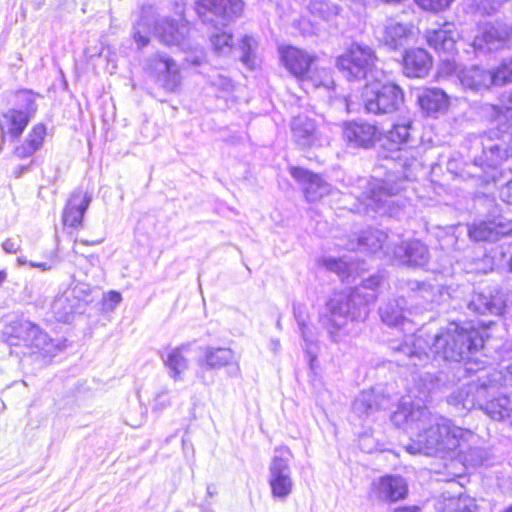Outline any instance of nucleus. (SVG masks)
Segmentation results:
<instances>
[{
    "label": "nucleus",
    "mask_w": 512,
    "mask_h": 512,
    "mask_svg": "<svg viewBox=\"0 0 512 512\" xmlns=\"http://www.w3.org/2000/svg\"><path fill=\"white\" fill-rule=\"evenodd\" d=\"M391 420L411 435V442L406 446L410 454L444 456L458 451L467 461L466 449L477 456L480 453L478 449L470 448L477 442L473 431L456 426L450 419L434 415L426 407L415 405L407 398L401 399Z\"/></svg>",
    "instance_id": "f257e3e1"
},
{
    "label": "nucleus",
    "mask_w": 512,
    "mask_h": 512,
    "mask_svg": "<svg viewBox=\"0 0 512 512\" xmlns=\"http://www.w3.org/2000/svg\"><path fill=\"white\" fill-rule=\"evenodd\" d=\"M483 345L484 339L479 330L471 325L450 323L436 333L422 327L402 345L392 349L400 355L396 361L406 367L425 365L433 353L444 360L464 361L465 370L473 373L484 370V362L474 358Z\"/></svg>",
    "instance_id": "f03ea898"
},
{
    "label": "nucleus",
    "mask_w": 512,
    "mask_h": 512,
    "mask_svg": "<svg viewBox=\"0 0 512 512\" xmlns=\"http://www.w3.org/2000/svg\"><path fill=\"white\" fill-rule=\"evenodd\" d=\"M380 285L378 276L362 281L349 294L335 293L326 303L320 322L328 332L331 341L338 343L343 339V329L349 321H362L369 314V306L376 300L375 290Z\"/></svg>",
    "instance_id": "7ed1b4c3"
},
{
    "label": "nucleus",
    "mask_w": 512,
    "mask_h": 512,
    "mask_svg": "<svg viewBox=\"0 0 512 512\" xmlns=\"http://www.w3.org/2000/svg\"><path fill=\"white\" fill-rule=\"evenodd\" d=\"M512 141V122L502 125L497 130H491L483 135L473 136L469 142V156L473 159V167L480 169L485 176L478 172H470L485 182L495 180V174H488L487 169L495 170L503 160L510 155L508 143Z\"/></svg>",
    "instance_id": "20e7f679"
},
{
    "label": "nucleus",
    "mask_w": 512,
    "mask_h": 512,
    "mask_svg": "<svg viewBox=\"0 0 512 512\" xmlns=\"http://www.w3.org/2000/svg\"><path fill=\"white\" fill-rule=\"evenodd\" d=\"M486 382L482 384H465L452 392L447 402L458 410H472L479 407L491 419L504 421L512 425V392L488 399Z\"/></svg>",
    "instance_id": "39448f33"
},
{
    "label": "nucleus",
    "mask_w": 512,
    "mask_h": 512,
    "mask_svg": "<svg viewBox=\"0 0 512 512\" xmlns=\"http://www.w3.org/2000/svg\"><path fill=\"white\" fill-rule=\"evenodd\" d=\"M415 175L409 170L404 176L389 173L384 179H372L368 183L367 192L364 194V211H373L379 215L396 216L404 209L407 201L398 197V194L405 189L407 180Z\"/></svg>",
    "instance_id": "423d86ee"
},
{
    "label": "nucleus",
    "mask_w": 512,
    "mask_h": 512,
    "mask_svg": "<svg viewBox=\"0 0 512 512\" xmlns=\"http://www.w3.org/2000/svg\"><path fill=\"white\" fill-rule=\"evenodd\" d=\"M5 333L11 347L23 346L28 350L27 353L39 354L43 358H52L63 349L60 340L52 339L38 325L27 319L12 321Z\"/></svg>",
    "instance_id": "0eeeda50"
},
{
    "label": "nucleus",
    "mask_w": 512,
    "mask_h": 512,
    "mask_svg": "<svg viewBox=\"0 0 512 512\" xmlns=\"http://www.w3.org/2000/svg\"><path fill=\"white\" fill-rule=\"evenodd\" d=\"M281 61L286 69L295 77L311 82L316 88L330 89L334 82L330 71L326 68H318L317 56L294 46H287L280 50Z\"/></svg>",
    "instance_id": "6e6552de"
},
{
    "label": "nucleus",
    "mask_w": 512,
    "mask_h": 512,
    "mask_svg": "<svg viewBox=\"0 0 512 512\" xmlns=\"http://www.w3.org/2000/svg\"><path fill=\"white\" fill-rule=\"evenodd\" d=\"M377 57L371 47L353 43L337 58V68L350 81L376 79Z\"/></svg>",
    "instance_id": "1a4fd4ad"
},
{
    "label": "nucleus",
    "mask_w": 512,
    "mask_h": 512,
    "mask_svg": "<svg viewBox=\"0 0 512 512\" xmlns=\"http://www.w3.org/2000/svg\"><path fill=\"white\" fill-rule=\"evenodd\" d=\"M293 458L287 447H277L269 463L268 483L273 498L285 501L293 492L294 481L290 462Z\"/></svg>",
    "instance_id": "9d476101"
},
{
    "label": "nucleus",
    "mask_w": 512,
    "mask_h": 512,
    "mask_svg": "<svg viewBox=\"0 0 512 512\" xmlns=\"http://www.w3.org/2000/svg\"><path fill=\"white\" fill-rule=\"evenodd\" d=\"M367 113L380 115L397 111L404 102L402 89L393 83L367 84L362 93Z\"/></svg>",
    "instance_id": "9b49d317"
},
{
    "label": "nucleus",
    "mask_w": 512,
    "mask_h": 512,
    "mask_svg": "<svg viewBox=\"0 0 512 512\" xmlns=\"http://www.w3.org/2000/svg\"><path fill=\"white\" fill-rule=\"evenodd\" d=\"M195 12L204 23L227 25L244 9L242 0H196Z\"/></svg>",
    "instance_id": "f8f14e48"
},
{
    "label": "nucleus",
    "mask_w": 512,
    "mask_h": 512,
    "mask_svg": "<svg viewBox=\"0 0 512 512\" xmlns=\"http://www.w3.org/2000/svg\"><path fill=\"white\" fill-rule=\"evenodd\" d=\"M89 289L84 284H76L57 295L51 305L54 317L61 322H69L75 313H81L89 302Z\"/></svg>",
    "instance_id": "ddd939ff"
},
{
    "label": "nucleus",
    "mask_w": 512,
    "mask_h": 512,
    "mask_svg": "<svg viewBox=\"0 0 512 512\" xmlns=\"http://www.w3.org/2000/svg\"><path fill=\"white\" fill-rule=\"evenodd\" d=\"M456 35L457 33L454 30V26L450 23L444 24L437 30L428 31L426 35L429 46L435 49L439 54L445 56L442 62L448 73L456 72L458 68L453 58L456 46Z\"/></svg>",
    "instance_id": "4468645a"
},
{
    "label": "nucleus",
    "mask_w": 512,
    "mask_h": 512,
    "mask_svg": "<svg viewBox=\"0 0 512 512\" xmlns=\"http://www.w3.org/2000/svg\"><path fill=\"white\" fill-rule=\"evenodd\" d=\"M290 128L294 142L301 148L322 146L328 140L323 127L306 115L293 117Z\"/></svg>",
    "instance_id": "2eb2a0df"
},
{
    "label": "nucleus",
    "mask_w": 512,
    "mask_h": 512,
    "mask_svg": "<svg viewBox=\"0 0 512 512\" xmlns=\"http://www.w3.org/2000/svg\"><path fill=\"white\" fill-rule=\"evenodd\" d=\"M476 51H493L502 47H512V28L503 23H485L480 27L473 41Z\"/></svg>",
    "instance_id": "dca6fc26"
},
{
    "label": "nucleus",
    "mask_w": 512,
    "mask_h": 512,
    "mask_svg": "<svg viewBox=\"0 0 512 512\" xmlns=\"http://www.w3.org/2000/svg\"><path fill=\"white\" fill-rule=\"evenodd\" d=\"M343 139L352 148H372L381 138L379 128L366 121H347L343 124Z\"/></svg>",
    "instance_id": "f3484780"
},
{
    "label": "nucleus",
    "mask_w": 512,
    "mask_h": 512,
    "mask_svg": "<svg viewBox=\"0 0 512 512\" xmlns=\"http://www.w3.org/2000/svg\"><path fill=\"white\" fill-rule=\"evenodd\" d=\"M395 243V241L389 240L388 235L384 231L368 229L364 231L357 240H349L348 243L342 246L350 251L360 250L370 253L383 250L386 255L391 257Z\"/></svg>",
    "instance_id": "a211bd4d"
},
{
    "label": "nucleus",
    "mask_w": 512,
    "mask_h": 512,
    "mask_svg": "<svg viewBox=\"0 0 512 512\" xmlns=\"http://www.w3.org/2000/svg\"><path fill=\"white\" fill-rule=\"evenodd\" d=\"M393 259L408 266H424L428 263L430 254L427 246L419 240L395 243L392 250Z\"/></svg>",
    "instance_id": "6ab92c4d"
},
{
    "label": "nucleus",
    "mask_w": 512,
    "mask_h": 512,
    "mask_svg": "<svg viewBox=\"0 0 512 512\" xmlns=\"http://www.w3.org/2000/svg\"><path fill=\"white\" fill-rule=\"evenodd\" d=\"M154 33L165 45L186 48V39L189 33L187 23H178L172 19L162 18L155 25Z\"/></svg>",
    "instance_id": "aec40b11"
},
{
    "label": "nucleus",
    "mask_w": 512,
    "mask_h": 512,
    "mask_svg": "<svg viewBox=\"0 0 512 512\" xmlns=\"http://www.w3.org/2000/svg\"><path fill=\"white\" fill-rule=\"evenodd\" d=\"M290 173L294 179L303 185L305 197L309 202H316L329 194L330 185L319 175L299 167H292Z\"/></svg>",
    "instance_id": "412c9836"
},
{
    "label": "nucleus",
    "mask_w": 512,
    "mask_h": 512,
    "mask_svg": "<svg viewBox=\"0 0 512 512\" xmlns=\"http://www.w3.org/2000/svg\"><path fill=\"white\" fill-rule=\"evenodd\" d=\"M378 499L385 502H397L406 497L408 485L405 479L397 475H386L373 482Z\"/></svg>",
    "instance_id": "4be33fe9"
},
{
    "label": "nucleus",
    "mask_w": 512,
    "mask_h": 512,
    "mask_svg": "<svg viewBox=\"0 0 512 512\" xmlns=\"http://www.w3.org/2000/svg\"><path fill=\"white\" fill-rule=\"evenodd\" d=\"M468 307L479 314L500 315L505 308V298L498 289H488L484 292L475 293Z\"/></svg>",
    "instance_id": "5701e85b"
},
{
    "label": "nucleus",
    "mask_w": 512,
    "mask_h": 512,
    "mask_svg": "<svg viewBox=\"0 0 512 512\" xmlns=\"http://www.w3.org/2000/svg\"><path fill=\"white\" fill-rule=\"evenodd\" d=\"M91 202V197L78 189L75 190L67 201L62 213V222L65 226L77 228L82 225V220Z\"/></svg>",
    "instance_id": "b1692460"
},
{
    "label": "nucleus",
    "mask_w": 512,
    "mask_h": 512,
    "mask_svg": "<svg viewBox=\"0 0 512 512\" xmlns=\"http://www.w3.org/2000/svg\"><path fill=\"white\" fill-rule=\"evenodd\" d=\"M405 304L406 300L401 297L381 306L379 313L383 323L388 326L400 327L403 331L412 330L413 323L407 317V314H411V312L405 309Z\"/></svg>",
    "instance_id": "393cba45"
},
{
    "label": "nucleus",
    "mask_w": 512,
    "mask_h": 512,
    "mask_svg": "<svg viewBox=\"0 0 512 512\" xmlns=\"http://www.w3.org/2000/svg\"><path fill=\"white\" fill-rule=\"evenodd\" d=\"M435 506L440 512H478L476 500L461 492L455 495L450 491H444Z\"/></svg>",
    "instance_id": "a878e982"
},
{
    "label": "nucleus",
    "mask_w": 512,
    "mask_h": 512,
    "mask_svg": "<svg viewBox=\"0 0 512 512\" xmlns=\"http://www.w3.org/2000/svg\"><path fill=\"white\" fill-rule=\"evenodd\" d=\"M235 362V354L230 348L205 347L203 356L197 361L202 370H218Z\"/></svg>",
    "instance_id": "bb28decb"
},
{
    "label": "nucleus",
    "mask_w": 512,
    "mask_h": 512,
    "mask_svg": "<svg viewBox=\"0 0 512 512\" xmlns=\"http://www.w3.org/2000/svg\"><path fill=\"white\" fill-rule=\"evenodd\" d=\"M386 398L375 390H364L354 400L352 412L360 419L367 418L385 406Z\"/></svg>",
    "instance_id": "cd10ccee"
},
{
    "label": "nucleus",
    "mask_w": 512,
    "mask_h": 512,
    "mask_svg": "<svg viewBox=\"0 0 512 512\" xmlns=\"http://www.w3.org/2000/svg\"><path fill=\"white\" fill-rule=\"evenodd\" d=\"M432 59L428 52L421 48L411 49L404 57V73L411 78H422L431 69Z\"/></svg>",
    "instance_id": "c85d7f7f"
},
{
    "label": "nucleus",
    "mask_w": 512,
    "mask_h": 512,
    "mask_svg": "<svg viewBox=\"0 0 512 512\" xmlns=\"http://www.w3.org/2000/svg\"><path fill=\"white\" fill-rule=\"evenodd\" d=\"M412 35L411 26L388 19L383 28L382 42L392 50L404 47Z\"/></svg>",
    "instance_id": "c756f323"
},
{
    "label": "nucleus",
    "mask_w": 512,
    "mask_h": 512,
    "mask_svg": "<svg viewBox=\"0 0 512 512\" xmlns=\"http://www.w3.org/2000/svg\"><path fill=\"white\" fill-rule=\"evenodd\" d=\"M459 80L464 88L472 91L486 90L494 85L492 71L478 66L463 69L459 74Z\"/></svg>",
    "instance_id": "7c9ffc66"
},
{
    "label": "nucleus",
    "mask_w": 512,
    "mask_h": 512,
    "mask_svg": "<svg viewBox=\"0 0 512 512\" xmlns=\"http://www.w3.org/2000/svg\"><path fill=\"white\" fill-rule=\"evenodd\" d=\"M417 101L427 115H435L448 108L449 100L446 93L438 88H426L417 94Z\"/></svg>",
    "instance_id": "2f4dec72"
},
{
    "label": "nucleus",
    "mask_w": 512,
    "mask_h": 512,
    "mask_svg": "<svg viewBox=\"0 0 512 512\" xmlns=\"http://www.w3.org/2000/svg\"><path fill=\"white\" fill-rule=\"evenodd\" d=\"M26 95L28 101L26 112L10 109L3 115L4 119L10 126L9 133L15 138L19 137L23 133L29 122L30 115L36 110L34 105V95L31 93H27Z\"/></svg>",
    "instance_id": "473e14b6"
},
{
    "label": "nucleus",
    "mask_w": 512,
    "mask_h": 512,
    "mask_svg": "<svg viewBox=\"0 0 512 512\" xmlns=\"http://www.w3.org/2000/svg\"><path fill=\"white\" fill-rule=\"evenodd\" d=\"M412 122L410 120L394 124L386 134L385 140L390 150L411 148L415 143L411 135Z\"/></svg>",
    "instance_id": "72a5a7b5"
},
{
    "label": "nucleus",
    "mask_w": 512,
    "mask_h": 512,
    "mask_svg": "<svg viewBox=\"0 0 512 512\" xmlns=\"http://www.w3.org/2000/svg\"><path fill=\"white\" fill-rule=\"evenodd\" d=\"M321 264L327 270L339 275L342 279H348L357 274L359 268V263L346 255L340 258L324 257L321 259Z\"/></svg>",
    "instance_id": "f704fd0d"
},
{
    "label": "nucleus",
    "mask_w": 512,
    "mask_h": 512,
    "mask_svg": "<svg viewBox=\"0 0 512 512\" xmlns=\"http://www.w3.org/2000/svg\"><path fill=\"white\" fill-rule=\"evenodd\" d=\"M293 313L295 320L298 324L299 331L305 342V351L309 355L310 360L313 361L316 358V340L314 334L311 332L306 324V313L304 306L300 304L293 305Z\"/></svg>",
    "instance_id": "c9c22d12"
},
{
    "label": "nucleus",
    "mask_w": 512,
    "mask_h": 512,
    "mask_svg": "<svg viewBox=\"0 0 512 512\" xmlns=\"http://www.w3.org/2000/svg\"><path fill=\"white\" fill-rule=\"evenodd\" d=\"M486 382L489 396L493 394V389L496 386H512V363L507 366H502L499 371L493 370L478 377L477 381L469 382L468 384H482Z\"/></svg>",
    "instance_id": "e433bc0d"
},
{
    "label": "nucleus",
    "mask_w": 512,
    "mask_h": 512,
    "mask_svg": "<svg viewBox=\"0 0 512 512\" xmlns=\"http://www.w3.org/2000/svg\"><path fill=\"white\" fill-rule=\"evenodd\" d=\"M189 348V344L174 348L164 360L165 365L169 369V375L174 380L180 379V375L188 368V360L184 354L189 351Z\"/></svg>",
    "instance_id": "4c0bfd02"
},
{
    "label": "nucleus",
    "mask_w": 512,
    "mask_h": 512,
    "mask_svg": "<svg viewBox=\"0 0 512 512\" xmlns=\"http://www.w3.org/2000/svg\"><path fill=\"white\" fill-rule=\"evenodd\" d=\"M512 230H504L501 224L480 222L469 227V236L475 241H495L499 235L510 233Z\"/></svg>",
    "instance_id": "58836bf2"
},
{
    "label": "nucleus",
    "mask_w": 512,
    "mask_h": 512,
    "mask_svg": "<svg viewBox=\"0 0 512 512\" xmlns=\"http://www.w3.org/2000/svg\"><path fill=\"white\" fill-rule=\"evenodd\" d=\"M310 13L322 20L329 21L339 13V7L325 0H311L308 6Z\"/></svg>",
    "instance_id": "ea45409f"
},
{
    "label": "nucleus",
    "mask_w": 512,
    "mask_h": 512,
    "mask_svg": "<svg viewBox=\"0 0 512 512\" xmlns=\"http://www.w3.org/2000/svg\"><path fill=\"white\" fill-rule=\"evenodd\" d=\"M257 47H258V43L252 36L246 35L241 39V43H240V50L242 52L241 62L249 69H253L256 65Z\"/></svg>",
    "instance_id": "a19ab883"
},
{
    "label": "nucleus",
    "mask_w": 512,
    "mask_h": 512,
    "mask_svg": "<svg viewBox=\"0 0 512 512\" xmlns=\"http://www.w3.org/2000/svg\"><path fill=\"white\" fill-rule=\"evenodd\" d=\"M176 62L168 57L166 54H156L153 58L149 59L148 69L153 72L157 80H159L167 71L175 65Z\"/></svg>",
    "instance_id": "79ce46f5"
},
{
    "label": "nucleus",
    "mask_w": 512,
    "mask_h": 512,
    "mask_svg": "<svg viewBox=\"0 0 512 512\" xmlns=\"http://www.w3.org/2000/svg\"><path fill=\"white\" fill-rule=\"evenodd\" d=\"M492 74L495 86L512 83V57L503 59Z\"/></svg>",
    "instance_id": "37998d69"
},
{
    "label": "nucleus",
    "mask_w": 512,
    "mask_h": 512,
    "mask_svg": "<svg viewBox=\"0 0 512 512\" xmlns=\"http://www.w3.org/2000/svg\"><path fill=\"white\" fill-rule=\"evenodd\" d=\"M211 44L216 53L225 55L232 49L233 37L226 32L216 33L211 36Z\"/></svg>",
    "instance_id": "c03bdc74"
},
{
    "label": "nucleus",
    "mask_w": 512,
    "mask_h": 512,
    "mask_svg": "<svg viewBox=\"0 0 512 512\" xmlns=\"http://www.w3.org/2000/svg\"><path fill=\"white\" fill-rule=\"evenodd\" d=\"M158 81L167 91H175L181 84V76L178 65H172L167 73H165Z\"/></svg>",
    "instance_id": "a18cd8bd"
},
{
    "label": "nucleus",
    "mask_w": 512,
    "mask_h": 512,
    "mask_svg": "<svg viewBox=\"0 0 512 512\" xmlns=\"http://www.w3.org/2000/svg\"><path fill=\"white\" fill-rule=\"evenodd\" d=\"M149 24L146 19L142 18L133 28V39L137 43L138 48H143L149 43Z\"/></svg>",
    "instance_id": "49530a36"
},
{
    "label": "nucleus",
    "mask_w": 512,
    "mask_h": 512,
    "mask_svg": "<svg viewBox=\"0 0 512 512\" xmlns=\"http://www.w3.org/2000/svg\"><path fill=\"white\" fill-rule=\"evenodd\" d=\"M46 129L43 125H36L26 138V143L36 152L43 144Z\"/></svg>",
    "instance_id": "de8ad7c7"
},
{
    "label": "nucleus",
    "mask_w": 512,
    "mask_h": 512,
    "mask_svg": "<svg viewBox=\"0 0 512 512\" xmlns=\"http://www.w3.org/2000/svg\"><path fill=\"white\" fill-rule=\"evenodd\" d=\"M454 0H415L416 4L426 11L440 12L450 7Z\"/></svg>",
    "instance_id": "09e8293b"
},
{
    "label": "nucleus",
    "mask_w": 512,
    "mask_h": 512,
    "mask_svg": "<svg viewBox=\"0 0 512 512\" xmlns=\"http://www.w3.org/2000/svg\"><path fill=\"white\" fill-rule=\"evenodd\" d=\"M131 411L125 416V423L133 428L140 427L146 419V410L141 405H137L134 408V412L136 415H133Z\"/></svg>",
    "instance_id": "8fccbe9b"
},
{
    "label": "nucleus",
    "mask_w": 512,
    "mask_h": 512,
    "mask_svg": "<svg viewBox=\"0 0 512 512\" xmlns=\"http://www.w3.org/2000/svg\"><path fill=\"white\" fill-rule=\"evenodd\" d=\"M406 286L408 291L419 295L423 299H426V294L430 293L431 290V285L415 280H408Z\"/></svg>",
    "instance_id": "3c124183"
},
{
    "label": "nucleus",
    "mask_w": 512,
    "mask_h": 512,
    "mask_svg": "<svg viewBox=\"0 0 512 512\" xmlns=\"http://www.w3.org/2000/svg\"><path fill=\"white\" fill-rule=\"evenodd\" d=\"M211 83L213 86L225 92H229L233 89L232 80L229 77L219 73L212 76Z\"/></svg>",
    "instance_id": "603ef678"
},
{
    "label": "nucleus",
    "mask_w": 512,
    "mask_h": 512,
    "mask_svg": "<svg viewBox=\"0 0 512 512\" xmlns=\"http://www.w3.org/2000/svg\"><path fill=\"white\" fill-rule=\"evenodd\" d=\"M122 300L121 294L116 291H110L104 296V307L107 310H113Z\"/></svg>",
    "instance_id": "864d4df0"
},
{
    "label": "nucleus",
    "mask_w": 512,
    "mask_h": 512,
    "mask_svg": "<svg viewBox=\"0 0 512 512\" xmlns=\"http://www.w3.org/2000/svg\"><path fill=\"white\" fill-rule=\"evenodd\" d=\"M475 2L476 8L485 14H491L499 7V2L495 0H492V3H489V0H475Z\"/></svg>",
    "instance_id": "5fc2aeb1"
},
{
    "label": "nucleus",
    "mask_w": 512,
    "mask_h": 512,
    "mask_svg": "<svg viewBox=\"0 0 512 512\" xmlns=\"http://www.w3.org/2000/svg\"><path fill=\"white\" fill-rule=\"evenodd\" d=\"M34 153L35 151L26 142L16 147L14 150V154L19 158H27L32 156Z\"/></svg>",
    "instance_id": "6e6d98bb"
},
{
    "label": "nucleus",
    "mask_w": 512,
    "mask_h": 512,
    "mask_svg": "<svg viewBox=\"0 0 512 512\" xmlns=\"http://www.w3.org/2000/svg\"><path fill=\"white\" fill-rule=\"evenodd\" d=\"M155 401L154 409L162 410L170 405V400L168 399V393L166 391L159 392Z\"/></svg>",
    "instance_id": "4d7b16f0"
},
{
    "label": "nucleus",
    "mask_w": 512,
    "mask_h": 512,
    "mask_svg": "<svg viewBox=\"0 0 512 512\" xmlns=\"http://www.w3.org/2000/svg\"><path fill=\"white\" fill-rule=\"evenodd\" d=\"M2 248L7 253H16L20 249L19 241L8 238L2 243Z\"/></svg>",
    "instance_id": "13d9d810"
},
{
    "label": "nucleus",
    "mask_w": 512,
    "mask_h": 512,
    "mask_svg": "<svg viewBox=\"0 0 512 512\" xmlns=\"http://www.w3.org/2000/svg\"><path fill=\"white\" fill-rule=\"evenodd\" d=\"M500 197L504 202L512 205V180L507 182V184L502 188Z\"/></svg>",
    "instance_id": "bf43d9fd"
},
{
    "label": "nucleus",
    "mask_w": 512,
    "mask_h": 512,
    "mask_svg": "<svg viewBox=\"0 0 512 512\" xmlns=\"http://www.w3.org/2000/svg\"><path fill=\"white\" fill-rule=\"evenodd\" d=\"M29 265L31 267H34V268H39L42 271H48V270L51 269V265H48L47 263H44V262H32V261H30Z\"/></svg>",
    "instance_id": "052dcab7"
},
{
    "label": "nucleus",
    "mask_w": 512,
    "mask_h": 512,
    "mask_svg": "<svg viewBox=\"0 0 512 512\" xmlns=\"http://www.w3.org/2000/svg\"><path fill=\"white\" fill-rule=\"evenodd\" d=\"M394 512H419V508L416 506L401 507L396 509Z\"/></svg>",
    "instance_id": "680f3d73"
},
{
    "label": "nucleus",
    "mask_w": 512,
    "mask_h": 512,
    "mask_svg": "<svg viewBox=\"0 0 512 512\" xmlns=\"http://www.w3.org/2000/svg\"><path fill=\"white\" fill-rule=\"evenodd\" d=\"M17 262L19 265H26V264H29L28 260L23 257V256H20L17 258Z\"/></svg>",
    "instance_id": "e2e57ef3"
},
{
    "label": "nucleus",
    "mask_w": 512,
    "mask_h": 512,
    "mask_svg": "<svg viewBox=\"0 0 512 512\" xmlns=\"http://www.w3.org/2000/svg\"><path fill=\"white\" fill-rule=\"evenodd\" d=\"M6 278H7V273L5 271H0V286L6 280Z\"/></svg>",
    "instance_id": "0e129e2a"
},
{
    "label": "nucleus",
    "mask_w": 512,
    "mask_h": 512,
    "mask_svg": "<svg viewBox=\"0 0 512 512\" xmlns=\"http://www.w3.org/2000/svg\"><path fill=\"white\" fill-rule=\"evenodd\" d=\"M215 491H214V487L212 485H209L207 487V494L212 497L214 495Z\"/></svg>",
    "instance_id": "69168bd1"
},
{
    "label": "nucleus",
    "mask_w": 512,
    "mask_h": 512,
    "mask_svg": "<svg viewBox=\"0 0 512 512\" xmlns=\"http://www.w3.org/2000/svg\"><path fill=\"white\" fill-rule=\"evenodd\" d=\"M502 512H512V505L504 509Z\"/></svg>",
    "instance_id": "338daca9"
},
{
    "label": "nucleus",
    "mask_w": 512,
    "mask_h": 512,
    "mask_svg": "<svg viewBox=\"0 0 512 512\" xmlns=\"http://www.w3.org/2000/svg\"><path fill=\"white\" fill-rule=\"evenodd\" d=\"M473 461L475 462V464H477V463H481V462H482V458H480V459H475V460L473 459Z\"/></svg>",
    "instance_id": "774afa93"
}]
</instances>
